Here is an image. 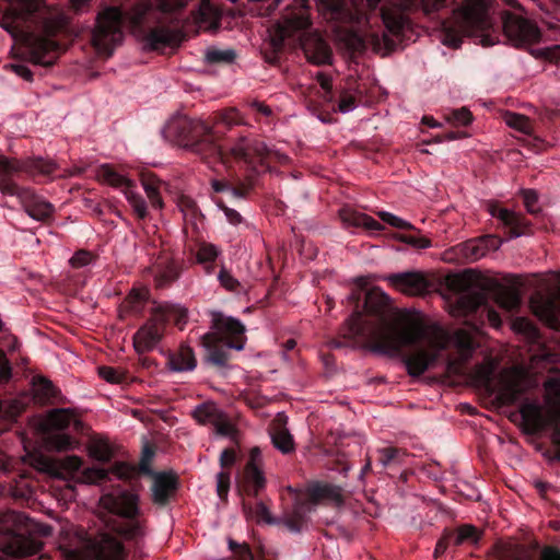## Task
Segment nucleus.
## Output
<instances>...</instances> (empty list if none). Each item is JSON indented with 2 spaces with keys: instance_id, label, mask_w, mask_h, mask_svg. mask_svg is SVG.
I'll return each instance as SVG.
<instances>
[{
  "instance_id": "1",
  "label": "nucleus",
  "mask_w": 560,
  "mask_h": 560,
  "mask_svg": "<svg viewBox=\"0 0 560 560\" xmlns=\"http://www.w3.org/2000/svg\"><path fill=\"white\" fill-rule=\"evenodd\" d=\"M364 310L373 318L352 314L342 327V335L362 342L373 352L396 354L413 345L423 334L421 318L415 313L392 307L389 296L380 288L366 292Z\"/></svg>"
},
{
  "instance_id": "2",
  "label": "nucleus",
  "mask_w": 560,
  "mask_h": 560,
  "mask_svg": "<svg viewBox=\"0 0 560 560\" xmlns=\"http://www.w3.org/2000/svg\"><path fill=\"white\" fill-rule=\"evenodd\" d=\"M424 340L430 350H417L406 358L407 371L411 376L423 374L438 359L440 351L446 349L451 343L458 352V360H450L447 370L454 374L462 373V363L467 361L476 349V343L470 332L457 329L453 336L439 326H424L423 334L413 342Z\"/></svg>"
},
{
  "instance_id": "3",
  "label": "nucleus",
  "mask_w": 560,
  "mask_h": 560,
  "mask_svg": "<svg viewBox=\"0 0 560 560\" xmlns=\"http://www.w3.org/2000/svg\"><path fill=\"white\" fill-rule=\"evenodd\" d=\"M491 27L485 0H463L462 7L453 12L452 20L443 24L442 43L457 48L463 36H474L482 46H492L498 39L490 33Z\"/></svg>"
},
{
  "instance_id": "4",
  "label": "nucleus",
  "mask_w": 560,
  "mask_h": 560,
  "mask_svg": "<svg viewBox=\"0 0 560 560\" xmlns=\"http://www.w3.org/2000/svg\"><path fill=\"white\" fill-rule=\"evenodd\" d=\"M72 535L68 545L62 546V551L69 560H124L122 545L109 535H101L97 540L88 537L83 529L70 526L67 535Z\"/></svg>"
},
{
  "instance_id": "5",
  "label": "nucleus",
  "mask_w": 560,
  "mask_h": 560,
  "mask_svg": "<svg viewBox=\"0 0 560 560\" xmlns=\"http://www.w3.org/2000/svg\"><path fill=\"white\" fill-rule=\"evenodd\" d=\"M100 504L108 512L125 518L117 527L118 534L122 537L137 540L145 536L147 524L139 517V497L136 493L129 491L106 493L101 497Z\"/></svg>"
},
{
  "instance_id": "6",
  "label": "nucleus",
  "mask_w": 560,
  "mask_h": 560,
  "mask_svg": "<svg viewBox=\"0 0 560 560\" xmlns=\"http://www.w3.org/2000/svg\"><path fill=\"white\" fill-rule=\"evenodd\" d=\"M318 0V5L324 12H328L331 19L357 25L349 39V46L354 50H362L366 44L378 45L380 36L370 30L369 20L360 11L354 0Z\"/></svg>"
},
{
  "instance_id": "7",
  "label": "nucleus",
  "mask_w": 560,
  "mask_h": 560,
  "mask_svg": "<svg viewBox=\"0 0 560 560\" xmlns=\"http://www.w3.org/2000/svg\"><path fill=\"white\" fill-rule=\"evenodd\" d=\"M20 171L16 161L0 156V191L3 195L16 196L27 214L38 221H44L52 214L54 207L37 197L31 189L18 186L9 176Z\"/></svg>"
},
{
  "instance_id": "8",
  "label": "nucleus",
  "mask_w": 560,
  "mask_h": 560,
  "mask_svg": "<svg viewBox=\"0 0 560 560\" xmlns=\"http://www.w3.org/2000/svg\"><path fill=\"white\" fill-rule=\"evenodd\" d=\"M245 326L236 318L219 315L213 322V331L202 336V345L211 352V360L222 364L224 358L217 355L212 349L223 343L229 349L242 350L244 348Z\"/></svg>"
},
{
  "instance_id": "9",
  "label": "nucleus",
  "mask_w": 560,
  "mask_h": 560,
  "mask_svg": "<svg viewBox=\"0 0 560 560\" xmlns=\"http://www.w3.org/2000/svg\"><path fill=\"white\" fill-rule=\"evenodd\" d=\"M342 492L339 487L327 483H315L307 488L304 497L299 499L294 506V520H285L284 524L291 532H299L304 515L318 503H331L341 505Z\"/></svg>"
},
{
  "instance_id": "10",
  "label": "nucleus",
  "mask_w": 560,
  "mask_h": 560,
  "mask_svg": "<svg viewBox=\"0 0 560 560\" xmlns=\"http://www.w3.org/2000/svg\"><path fill=\"white\" fill-rule=\"evenodd\" d=\"M124 38L121 30V12L117 8H107L98 14L93 31L92 44L98 54L110 56Z\"/></svg>"
},
{
  "instance_id": "11",
  "label": "nucleus",
  "mask_w": 560,
  "mask_h": 560,
  "mask_svg": "<svg viewBox=\"0 0 560 560\" xmlns=\"http://www.w3.org/2000/svg\"><path fill=\"white\" fill-rule=\"evenodd\" d=\"M96 178L104 184L119 188L139 219L147 217V205L138 192L135 182L117 173L109 164H103L97 168Z\"/></svg>"
},
{
  "instance_id": "12",
  "label": "nucleus",
  "mask_w": 560,
  "mask_h": 560,
  "mask_svg": "<svg viewBox=\"0 0 560 560\" xmlns=\"http://www.w3.org/2000/svg\"><path fill=\"white\" fill-rule=\"evenodd\" d=\"M503 31L509 42L515 47H526L539 43L541 33L530 20L514 13L503 15Z\"/></svg>"
},
{
  "instance_id": "13",
  "label": "nucleus",
  "mask_w": 560,
  "mask_h": 560,
  "mask_svg": "<svg viewBox=\"0 0 560 560\" xmlns=\"http://www.w3.org/2000/svg\"><path fill=\"white\" fill-rule=\"evenodd\" d=\"M301 9L298 13L287 15L269 30L270 43L275 49H279L287 38L294 36L300 31L307 28L311 24L306 13L308 0H295Z\"/></svg>"
},
{
  "instance_id": "14",
  "label": "nucleus",
  "mask_w": 560,
  "mask_h": 560,
  "mask_svg": "<svg viewBox=\"0 0 560 560\" xmlns=\"http://www.w3.org/2000/svg\"><path fill=\"white\" fill-rule=\"evenodd\" d=\"M9 7L0 10V26L16 36L21 25L36 12L40 0H5Z\"/></svg>"
},
{
  "instance_id": "15",
  "label": "nucleus",
  "mask_w": 560,
  "mask_h": 560,
  "mask_svg": "<svg viewBox=\"0 0 560 560\" xmlns=\"http://www.w3.org/2000/svg\"><path fill=\"white\" fill-rule=\"evenodd\" d=\"M395 7L398 9L393 12L387 8L382 9V19L386 28L396 34L400 31L404 24V18L400 11L420 5L425 14H430L444 7L446 0H393Z\"/></svg>"
},
{
  "instance_id": "16",
  "label": "nucleus",
  "mask_w": 560,
  "mask_h": 560,
  "mask_svg": "<svg viewBox=\"0 0 560 560\" xmlns=\"http://www.w3.org/2000/svg\"><path fill=\"white\" fill-rule=\"evenodd\" d=\"M527 385L526 372L522 368L514 366L500 373L498 383L493 386V392L504 404H511L520 394L525 392Z\"/></svg>"
},
{
  "instance_id": "17",
  "label": "nucleus",
  "mask_w": 560,
  "mask_h": 560,
  "mask_svg": "<svg viewBox=\"0 0 560 560\" xmlns=\"http://www.w3.org/2000/svg\"><path fill=\"white\" fill-rule=\"evenodd\" d=\"M386 280L396 291L409 296L425 294L431 289L428 275L422 271L395 273Z\"/></svg>"
},
{
  "instance_id": "18",
  "label": "nucleus",
  "mask_w": 560,
  "mask_h": 560,
  "mask_svg": "<svg viewBox=\"0 0 560 560\" xmlns=\"http://www.w3.org/2000/svg\"><path fill=\"white\" fill-rule=\"evenodd\" d=\"M42 544L32 537L0 529V550L15 557L31 556L39 551Z\"/></svg>"
},
{
  "instance_id": "19",
  "label": "nucleus",
  "mask_w": 560,
  "mask_h": 560,
  "mask_svg": "<svg viewBox=\"0 0 560 560\" xmlns=\"http://www.w3.org/2000/svg\"><path fill=\"white\" fill-rule=\"evenodd\" d=\"M243 480L247 490L252 491L255 495L266 486V477L262 469V455L260 448L257 446L249 451Z\"/></svg>"
},
{
  "instance_id": "20",
  "label": "nucleus",
  "mask_w": 560,
  "mask_h": 560,
  "mask_svg": "<svg viewBox=\"0 0 560 560\" xmlns=\"http://www.w3.org/2000/svg\"><path fill=\"white\" fill-rule=\"evenodd\" d=\"M163 334L164 323L161 318L154 317V308H152V318L145 323L133 337L136 351L143 353L152 350L159 343Z\"/></svg>"
},
{
  "instance_id": "21",
  "label": "nucleus",
  "mask_w": 560,
  "mask_h": 560,
  "mask_svg": "<svg viewBox=\"0 0 560 560\" xmlns=\"http://www.w3.org/2000/svg\"><path fill=\"white\" fill-rule=\"evenodd\" d=\"M521 415L530 432H537L547 425L553 424L560 418V415H551V408L541 407L535 402H525L521 408Z\"/></svg>"
},
{
  "instance_id": "22",
  "label": "nucleus",
  "mask_w": 560,
  "mask_h": 560,
  "mask_svg": "<svg viewBox=\"0 0 560 560\" xmlns=\"http://www.w3.org/2000/svg\"><path fill=\"white\" fill-rule=\"evenodd\" d=\"M28 50L32 60L42 66H51L59 56V45L47 36H31L28 38Z\"/></svg>"
},
{
  "instance_id": "23",
  "label": "nucleus",
  "mask_w": 560,
  "mask_h": 560,
  "mask_svg": "<svg viewBox=\"0 0 560 560\" xmlns=\"http://www.w3.org/2000/svg\"><path fill=\"white\" fill-rule=\"evenodd\" d=\"M534 314L550 327L556 328L560 322V294L545 296L537 294L530 299Z\"/></svg>"
},
{
  "instance_id": "24",
  "label": "nucleus",
  "mask_w": 560,
  "mask_h": 560,
  "mask_svg": "<svg viewBox=\"0 0 560 560\" xmlns=\"http://www.w3.org/2000/svg\"><path fill=\"white\" fill-rule=\"evenodd\" d=\"M501 241L497 237L488 235L478 240L458 244L454 250L467 261H476L485 257L489 250H495L500 247Z\"/></svg>"
},
{
  "instance_id": "25",
  "label": "nucleus",
  "mask_w": 560,
  "mask_h": 560,
  "mask_svg": "<svg viewBox=\"0 0 560 560\" xmlns=\"http://www.w3.org/2000/svg\"><path fill=\"white\" fill-rule=\"evenodd\" d=\"M180 42V34L167 27H155L142 38L144 50H160L167 46L177 45Z\"/></svg>"
},
{
  "instance_id": "26",
  "label": "nucleus",
  "mask_w": 560,
  "mask_h": 560,
  "mask_svg": "<svg viewBox=\"0 0 560 560\" xmlns=\"http://www.w3.org/2000/svg\"><path fill=\"white\" fill-rule=\"evenodd\" d=\"M303 50L307 60L314 65L320 66L330 63L331 50L329 46L316 35L305 39Z\"/></svg>"
},
{
  "instance_id": "27",
  "label": "nucleus",
  "mask_w": 560,
  "mask_h": 560,
  "mask_svg": "<svg viewBox=\"0 0 560 560\" xmlns=\"http://www.w3.org/2000/svg\"><path fill=\"white\" fill-rule=\"evenodd\" d=\"M341 221L349 226L362 228L370 233H376L383 230L381 223L366 213L351 208H343L339 212Z\"/></svg>"
},
{
  "instance_id": "28",
  "label": "nucleus",
  "mask_w": 560,
  "mask_h": 560,
  "mask_svg": "<svg viewBox=\"0 0 560 560\" xmlns=\"http://www.w3.org/2000/svg\"><path fill=\"white\" fill-rule=\"evenodd\" d=\"M487 302V295L481 290H467L464 292L453 307L454 316H465L478 310Z\"/></svg>"
},
{
  "instance_id": "29",
  "label": "nucleus",
  "mask_w": 560,
  "mask_h": 560,
  "mask_svg": "<svg viewBox=\"0 0 560 560\" xmlns=\"http://www.w3.org/2000/svg\"><path fill=\"white\" fill-rule=\"evenodd\" d=\"M176 479L170 474H158L154 476L152 497L156 504L163 505L175 490Z\"/></svg>"
},
{
  "instance_id": "30",
  "label": "nucleus",
  "mask_w": 560,
  "mask_h": 560,
  "mask_svg": "<svg viewBox=\"0 0 560 560\" xmlns=\"http://www.w3.org/2000/svg\"><path fill=\"white\" fill-rule=\"evenodd\" d=\"M80 421L70 409H55L48 412L44 427L47 430H63L71 425L78 427Z\"/></svg>"
},
{
  "instance_id": "31",
  "label": "nucleus",
  "mask_w": 560,
  "mask_h": 560,
  "mask_svg": "<svg viewBox=\"0 0 560 560\" xmlns=\"http://www.w3.org/2000/svg\"><path fill=\"white\" fill-rule=\"evenodd\" d=\"M168 365L175 372L192 371L197 365L192 349L187 345H182L176 352L170 354Z\"/></svg>"
},
{
  "instance_id": "32",
  "label": "nucleus",
  "mask_w": 560,
  "mask_h": 560,
  "mask_svg": "<svg viewBox=\"0 0 560 560\" xmlns=\"http://www.w3.org/2000/svg\"><path fill=\"white\" fill-rule=\"evenodd\" d=\"M153 308L154 317L161 318L164 324L174 322L175 325L182 328L187 320V310L180 305L163 303L155 305Z\"/></svg>"
},
{
  "instance_id": "33",
  "label": "nucleus",
  "mask_w": 560,
  "mask_h": 560,
  "mask_svg": "<svg viewBox=\"0 0 560 560\" xmlns=\"http://www.w3.org/2000/svg\"><path fill=\"white\" fill-rule=\"evenodd\" d=\"M536 548V545L508 542L500 546L499 556L503 560H533Z\"/></svg>"
},
{
  "instance_id": "34",
  "label": "nucleus",
  "mask_w": 560,
  "mask_h": 560,
  "mask_svg": "<svg viewBox=\"0 0 560 560\" xmlns=\"http://www.w3.org/2000/svg\"><path fill=\"white\" fill-rule=\"evenodd\" d=\"M86 448L89 456L98 462H108L114 456V448L105 438H93Z\"/></svg>"
},
{
  "instance_id": "35",
  "label": "nucleus",
  "mask_w": 560,
  "mask_h": 560,
  "mask_svg": "<svg viewBox=\"0 0 560 560\" xmlns=\"http://www.w3.org/2000/svg\"><path fill=\"white\" fill-rule=\"evenodd\" d=\"M82 466V459L77 455L66 456L61 459H55L54 477L68 479L77 472Z\"/></svg>"
},
{
  "instance_id": "36",
  "label": "nucleus",
  "mask_w": 560,
  "mask_h": 560,
  "mask_svg": "<svg viewBox=\"0 0 560 560\" xmlns=\"http://www.w3.org/2000/svg\"><path fill=\"white\" fill-rule=\"evenodd\" d=\"M544 386L546 406L551 408V415H560V378L550 377Z\"/></svg>"
},
{
  "instance_id": "37",
  "label": "nucleus",
  "mask_w": 560,
  "mask_h": 560,
  "mask_svg": "<svg viewBox=\"0 0 560 560\" xmlns=\"http://www.w3.org/2000/svg\"><path fill=\"white\" fill-rule=\"evenodd\" d=\"M490 213L492 217H495L500 221H502L505 225L511 226L513 230V236H520L522 234L521 228L523 225V222L518 213L498 207H491Z\"/></svg>"
},
{
  "instance_id": "38",
  "label": "nucleus",
  "mask_w": 560,
  "mask_h": 560,
  "mask_svg": "<svg viewBox=\"0 0 560 560\" xmlns=\"http://www.w3.org/2000/svg\"><path fill=\"white\" fill-rule=\"evenodd\" d=\"M495 369V365L492 361L487 360L478 365H476L470 374L471 381L479 386H485L491 390H493L491 384V375Z\"/></svg>"
},
{
  "instance_id": "39",
  "label": "nucleus",
  "mask_w": 560,
  "mask_h": 560,
  "mask_svg": "<svg viewBox=\"0 0 560 560\" xmlns=\"http://www.w3.org/2000/svg\"><path fill=\"white\" fill-rule=\"evenodd\" d=\"M33 393L39 402H46L56 396V389L52 383L43 376L34 377Z\"/></svg>"
},
{
  "instance_id": "40",
  "label": "nucleus",
  "mask_w": 560,
  "mask_h": 560,
  "mask_svg": "<svg viewBox=\"0 0 560 560\" xmlns=\"http://www.w3.org/2000/svg\"><path fill=\"white\" fill-rule=\"evenodd\" d=\"M495 301L501 307L511 311L520 305L521 298L516 290L503 288L497 292Z\"/></svg>"
},
{
  "instance_id": "41",
  "label": "nucleus",
  "mask_w": 560,
  "mask_h": 560,
  "mask_svg": "<svg viewBox=\"0 0 560 560\" xmlns=\"http://www.w3.org/2000/svg\"><path fill=\"white\" fill-rule=\"evenodd\" d=\"M220 415V410L213 404H205L194 410L195 419L203 424H213Z\"/></svg>"
},
{
  "instance_id": "42",
  "label": "nucleus",
  "mask_w": 560,
  "mask_h": 560,
  "mask_svg": "<svg viewBox=\"0 0 560 560\" xmlns=\"http://www.w3.org/2000/svg\"><path fill=\"white\" fill-rule=\"evenodd\" d=\"M27 462L38 471L46 472L54 477L55 458H50L40 453H32L27 455Z\"/></svg>"
},
{
  "instance_id": "43",
  "label": "nucleus",
  "mask_w": 560,
  "mask_h": 560,
  "mask_svg": "<svg viewBox=\"0 0 560 560\" xmlns=\"http://www.w3.org/2000/svg\"><path fill=\"white\" fill-rule=\"evenodd\" d=\"M271 441L276 448L282 453H290L294 450L292 435L284 429H278L271 434Z\"/></svg>"
},
{
  "instance_id": "44",
  "label": "nucleus",
  "mask_w": 560,
  "mask_h": 560,
  "mask_svg": "<svg viewBox=\"0 0 560 560\" xmlns=\"http://www.w3.org/2000/svg\"><path fill=\"white\" fill-rule=\"evenodd\" d=\"M503 119L509 127L514 128L524 133H529L533 129L529 119L522 114L508 112L504 114Z\"/></svg>"
},
{
  "instance_id": "45",
  "label": "nucleus",
  "mask_w": 560,
  "mask_h": 560,
  "mask_svg": "<svg viewBox=\"0 0 560 560\" xmlns=\"http://www.w3.org/2000/svg\"><path fill=\"white\" fill-rule=\"evenodd\" d=\"M221 254V249L210 243H201L198 247L196 259L199 264H211Z\"/></svg>"
},
{
  "instance_id": "46",
  "label": "nucleus",
  "mask_w": 560,
  "mask_h": 560,
  "mask_svg": "<svg viewBox=\"0 0 560 560\" xmlns=\"http://www.w3.org/2000/svg\"><path fill=\"white\" fill-rule=\"evenodd\" d=\"M142 185L152 207L161 209L163 201L160 195V182L149 178L144 179Z\"/></svg>"
},
{
  "instance_id": "47",
  "label": "nucleus",
  "mask_w": 560,
  "mask_h": 560,
  "mask_svg": "<svg viewBox=\"0 0 560 560\" xmlns=\"http://www.w3.org/2000/svg\"><path fill=\"white\" fill-rule=\"evenodd\" d=\"M108 470L97 467H90L82 471L79 481L83 483H98L106 480Z\"/></svg>"
},
{
  "instance_id": "48",
  "label": "nucleus",
  "mask_w": 560,
  "mask_h": 560,
  "mask_svg": "<svg viewBox=\"0 0 560 560\" xmlns=\"http://www.w3.org/2000/svg\"><path fill=\"white\" fill-rule=\"evenodd\" d=\"M47 445L49 448L61 452L73 448V442L69 435L63 433H58L50 435L47 439Z\"/></svg>"
},
{
  "instance_id": "49",
  "label": "nucleus",
  "mask_w": 560,
  "mask_h": 560,
  "mask_svg": "<svg viewBox=\"0 0 560 560\" xmlns=\"http://www.w3.org/2000/svg\"><path fill=\"white\" fill-rule=\"evenodd\" d=\"M378 453V460L380 463L386 467L392 463H395L400 459V457L405 454L401 450L393 447V446H385L377 450Z\"/></svg>"
},
{
  "instance_id": "50",
  "label": "nucleus",
  "mask_w": 560,
  "mask_h": 560,
  "mask_svg": "<svg viewBox=\"0 0 560 560\" xmlns=\"http://www.w3.org/2000/svg\"><path fill=\"white\" fill-rule=\"evenodd\" d=\"M479 532L472 525H463L457 529L455 544L462 545L465 541L477 542L479 540Z\"/></svg>"
},
{
  "instance_id": "51",
  "label": "nucleus",
  "mask_w": 560,
  "mask_h": 560,
  "mask_svg": "<svg viewBox=\"0 0 560 560\" xmlns=\"http://www.w3.org/2000/svg\"><path fill=\"white\" fill-rule=\"evenodd\" d=\"M218 280L230 292H238L242 288L241 282L225 268H221Z\"/></svg>"
},
{
  "instance_id": "52",
  "label": "nucleus",
  "mask_w": 560,
  "mask_h": 560,
  "mask_svg": "<svg viewBox=\"0 0 560 560\" xmlns=\"http://www.w3.org/2000/svg\"><path fill=\"white\" fill-rule=\"evenodd\" d=\"M378 218L389 224L393 228L399 229V230H411L413 229L412 224L390 212L387 211H378L376 213Z\"/></svg>"
},
{
  "instance_id": "53",
  "label": "nucleus",
  "mask_w": 560,
  "mask_h": 560,
  "mask_svg": "<svg viewBox=\"0 0 560 560\" xmlns=\"http://www.w3.org/2000/svg\"><path fill=\"white\" fill-rule=\"evenodd\" d=\"M235 58V52L231 49H208L206 52V60L210 63L213 62H231Z\"/></svg>"
},
{
  "instance_id": "54",
  "label": "nucleus",
  "mask_w": 560,
  "mask_h": 560,
  "mask_svg": "<svg viewBox=\"0 0 560 560\" xmlns=\"http://www.w3.org/2000/svg\"><path fill=\"white\" fill-rule=\"evenodd\" d=\"M180 127L183 129L187 128V127H191L192 129V132L195 135H208L209 132V129L207 126H205L201 121H190L189 119H187L186 117H183V118H178L174 121L171 122L170 125V128H174V127Z\"/></svg>"
},
{
  "instance_id": "55",
  "label": "nucleus",
  "mask_w": 560,
  "mask_h": 560,
  "mask_svg": "<svg viewBox=\"0 0 560 560\" xmlns=\"http://www.w3.org/2000/svg\"><path fill=\"white\" fill-rule=\"evenodd\" d=\"M65 18L60 14L51 15L44 20L43 30L46 36H51L61 30L65 25Z\"/></svg>"
},
{
  "instance_id": "56",
  "label": "nucleus",
  "mask_w": 560,
  "mask_h": 560,
  "mask_svg": "<svg viewBox=\"0 0 560 560\" xmlns=\"http://www.w3.org/2000/svg\"><path fill=\"white\" fill-rule=\"evenodd\" d=\"M98 375L108 383H120L125 378V374L120 369L113 366H100Z\"/></svg>"
},
{
  "instance_id": "57",
  "label": "nucleus",
  "mask_w": 560,
  "mask_h": 560,
  "mask_svg": "<svg viewBox=\"0 0 560 560\" xmlns=\"http://www.w3.org/2000/svg\"><path fill=\"white\" fill-rule=\"evenodd\" d=\"M148 295L149 291L147 288L132 289L127 298V303L132 310L138 311L141 303L148 299Z\"/></svg>"
},
{
  "instance_id": "58",
  "label": "nucleus",
  "mask_w": 560,
  "mask_h": 560,
  "mask_svg": "<svg viewBox=\"0 0 560 560\" xmlns=\"http://www.w3.org/2000/svg\"><path fill=\"white\" fill-rule=\"evenodd\" d=\"M446 285L454 291H467L468 278L464 273H456L446 277Z\"/></svg>"
},
{
  "instance_id": "59",
  "label": "nucleus",
  "mask_w": 560,
  "mask_h": 560,
  "mask_svg": "<svg viewBox=\"0 0 560 560\" xmlns=\"http://www.w3.org/2000/svg\"><path fill=\"white\" fill-rule=\"evenodd\" d=\"M512 328L517 332L526 335L527 337H534L536 335L534 325L524 317L515 318L512 323Z\"/></svg>"
},
{
  "instance_id": "60",
  "label": "nucleus",
  "mask_w": 560,
  "mask_h": 560,
  "mask_svg": "<svg viewBox=\"0 0 560 560\" xmlns=\"http://www.w3.org/2000/svg\"><path fill=\"white\" fill-rule=\"evenodd\" d=\"M151 11V5L148 1H142L137 4L129 13V18L133 24H139L145 18V15Z\"/></svg>"
},
{
  "instance_id": "61",
  "label": "nucleus",
  "mask_w": 560,
  "mask_h": 560,
  "mask_svg": "<svg viewBox=\"0 0 560 560\" xmlns=\"http://www.w3.org/2000/svg\"><path fill=\"white\" fill-rule=\"evenodd\" d=\"M114 474L118 479H129L136 474V469L126 463H116L108 474Z\"/></svg>"
},
{
  "instance_id": "62",
  "label": "nucleus",
  "mask_w": 560,
  "mask_h": 560,
  "mask_svg": "<svg viewBox=\"0 0 560 560\" xmlns=\"http://www.w3.org/2000/svg\"><path fill=\"white\" fill-rule=\"evenodd\" d=\"M522 196L527 211L530 213H537L539 211L537 192L532 189H526L522 191Z\"/></svg>"
},
{
  "instance_id": "63",
  "label": "nucleus",
  "mask_w": 560,
  "mask_h": 560,
  "mask_svg": "<svg viewBox=\"0 0 560 560\" xmlns=\"http://www.w3.org/2000/svg\"><path fill=\"white\" fill-rule=\"evenodd\" d=\"M217 433L225 436H233L235 433L234 425L221 413L218 420L212 424Z\"/></svg>"
},
{
  "instance_id": "64",
  "label": "nucleus",
  "mask_w": 560,
  "mask_h": 560,
  "mask_svg": "<svg viewBox=\"0 0 560 560\" xmlns=\"http://www.w3.org/2000/svg\"><path fill=\"white\" fill-rule=\"evenodd\" d=\"M230 151L237 159L250 161L249 140L240 141L234 147H231Z\"/></svg>"
}]
</instances>
